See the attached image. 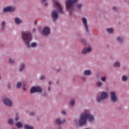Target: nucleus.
I'll return each instance as SVG.
<instances>
[{
    "mask_svg": "<svg viewBox=\"0 0 129 129\" xmlns=\"http://www.w3.org/2000/svg\"><path fill=\"white\" fill-rule=\"evenodd\" d=\"M53 7L56 9V11L59 14H61V15H64L65 12L63 10V7L60 5L59 1L58 0H53Z\"/></svg>",
    "mask_w": 129,
    "mask_h": 129,
    "instance_id": "nucleus-4",
    "label": "nucleus"
},
{
    "mask_svg": "<svg viewBox=\"0 0 129 129\" xmlns=\"http://www.w3.org/2000/svg\"><path fill=\"white\" fill-rule=\"evenodd\" d=\"M106 31L108 34H112V33L114 32V29L113 28H108L106 29Z\"/></svg>",
    "mask_w": 129,
    "mask_h": 129,
    "instance_id": "nucleus-22",
    "label": "nucleus"
},
{
    "mask_svg": "<svg viewBox=\"0 0 129 129\" xmlns=\"http://www.w3.org/2000/svg\"><path fill=\"white\" fill-rule=\"evenodd\" d=\"M78 0H66V9L70 16H72L74 12V4H76Z\"/></svg>",
    "mask_w": 129,
    "mask_h": 129,
    "instance_id": "nucleus-3",
    "label": "nucleus"
},
{
    "mask_svg": "<svg viewBox=\"0 0 129 129\" xmlns=\"http://www.w3.org/2000/svg\"><path fill=\"white\" fill-rule=\"evenodd\" d=\"M26 69V63L22 62L19 64V71L23 72Z\"/></svg>",
    "mask_w": 129,
    "mask_h": 129,
    "instance_id": "nucleus-14",
    "label": "nucleus"
},
{
    "mask_svg": "<svg viewBox=\"0 0 129 129\" xmlns=\"http://www.w3.org/2000/svg\"><path fill=\"white\" fill-rule=\"evenodd\" d=\"M127 4L129 5V0L127 1Z\"/></svg>",
    "mask_w": 129,
    "mask_h": 129,
    "instance_id": "nucleus-46",
    "label": "nucleus"
},
{
    "mask_svg": "<svg viewBox=\"0 0 129 129\" xmlns=\"http://www.w3.org/2000/svg\"><path fill=\"white\" fill-rule=\"evenodd\" d=\"M42 34L43 35H47L50 34V28L48 27H44L42 30Z\"/></svg>",
    "mask_w": 129,
    "mask_h": 129,
    "instance_id": "nucleus-12",
    "label": "nucleus"
},
{
    "mask_svg": "<svg viewBox=\"0 0 129 129\" xmlns=\"http://www.w3.org/2000/svg\"><path fill=\"white\" fill-rule=\"evenodd\" d=\"M83 25L85 29V30L87 33L89 32V29H88V25H87V19L86 18L83 17L81 19Z\"/></svg>",
    "mask_w": 129,
    "mask_h": 129,
    "instance_id": "nucleus-11",
    "label": "nucleus"
},
{
    "mask_svg": "<svg viewBox=\"0 0 129 129\" xmlns=\"http://www.w3.org/2000/svg\"><path fill=\"white\" fill-rule=\"evenodd\" d=\"M36 24H37V21H36L35 22V25H36Z\"/></svg>",
    "mask_w": 129,
    "mask_h": 129,
    "instance_id": "nucleus-47",
    "label": "nucleus"
},
{
    "mask_svg": "<svg viewBox=\"0 0 129 129\" xmlns=\"http://www.w3.org/2000/svg\"><path fill=\"white\" fill-rule=\"evenodd\" d=\"M14 23L16 25H21L23 23V21L19 17H15L14 18Z\"/></svg>",
    "mask_w": 129,
    "mask_h": 129,
    "instance_id": "nucleus-16",
    "label": "nucleus"
},
{
    "mask_svg": "<svg viewBox=\"0 0 129 129\" xmlns=\"http://www.w3.org/2000/svg\"><path fill=\"white\" fill-rule=\"evenodd\" d=\"M48 91L49 92H50V91H51V87L50 86L48 87Z\"/></svg>",
    "mask_w": 129,
    "mask_h": 129,
    "instance_id": "nucleus-39",
    "label": "nucleus"
},
{
    "mask_svg": "<svg viewBox=\"0 0 129 129\" xmlns=\"http://www.w3.org/2000/svg\"><path fill=\"white\" fill-rule=\"evenodd\" d=\"M30 115H35V113L34 112H31L30 113Z\"/></svg>",
    "mask_w": 129,
    "mask_h": 129,
    "instance_id": "nucleus-38",
    "label": "nucleus"
},
{
    "mask_svg": "<svg viewBox=\"0 0 129 129\" xmlns=\"http://www.w3.org/2000/svg\"><path fill=\"white\" fill-rule=\"evenodd\" d=\"M83 6V4H82V3H78L76 5V7L77 9V10H81Z\"/></svg>",
    "mask_w": 129,
    "mask_h": 129,
    "instance_id": "nucleus-25",
    "label": "nucleus"
},
{
    "mask_svg": "<svg viewBox=\"0 0 129 129\" xmlns=\"http://www.w3.org/2000/svg\"><path fill=\"white\" fill-rule=\"evenodd\" d=\"M54 122L55 124H58V125H60V124H62V123H64L65 122V119L61 120L60 118H56L54 120Z\"/></svg>",
    "mask_w": 129,
    "mask_h": 129,
    "instance_id": "nucleus-15",
    "label": "nucleus"
},
{
    "mask_svg": "<svg viewBox=\"0 0 129 129\" xmlns=\"http://www.w3.org/2000/svg\"><path fill=\"white\" fill-rule=\"evenodd\" d=\"M19 118H20L19 117V116L18 115V114H16V117L15 118V121H18V120H19Z\"/></svg>",
    "mask_w": 129,
    "mask_h": 129,
    "instance_id": "nucleus-35",
    "label": "nucleus"
},
{
    "mask_svg": "<svg viewBox=\"0 0 129 129\" xmlns=\"http://www.w3.org/2000/svg\"><path fill=\"white\" fill-rule=\"evenodd\" d=\"M45 6H46V7H47L48 6V3H45Z\"/></svg>",
    "mask_w": 129,
    "mask_h": 129,
    "instance_id": "nucleus-44",
    "label": "nucleus"
},
{
    "mask_svg": "<svg viewBox=\"0 0 129 129\" xmlns=\"http://www.w3.org/2000/svg\"><path fill=\"white\" fill-rule=\"evenodd\" d=\"M106 80V77L104 76L101 78V81H102V82H105Z\"/></svg>",
    "mask_w": 129,
    "mask_h": 129,
    "instance_id": "nucleus-34",
    "label": "nucleus"
},
{
    "mask_svg": "<svg viewBox=\"0 0 129 129\" xmlns=\"http://www.w3.org/2000/svg\"><path fill=\"white\" fill-rule=\"evenodd\" d=\"M69 104L70 106H74L75 105V100L74 99H72L70 100Z\"/></svg>",
    "mask_w": 129,
    "mask_h": 129,
    "instance_id": "nucleus-27",
    "label": "nucleus"
},
{
    "mask_svg": "<svg viewBox=\"0 0 129 129\" xmlns=\"http://www.w3.org/2000/svg\"><path fill=\"white\" fill-rule=\"evenodd\" d=\"M107 92L105 91H102L101 93V96H97L96 101L97 102H101L102 100L106 99V98L108 97Z\"/></svg>",
    "mask_w": 129,
    "mask_h": 129,
    "instance_id": "nucleus-6",
    "label": "nucleus"
},
{
    "mask_svg": "<svg viewBox=\"0 0 129 129\" xmlns=\"http://www.w3.org/2000/svg\"><path fill=\"white\" fill-rule=\"evenodd\" d=\"M42 3H45V2H47V0H41Z\"/></svg>",
    "mask_w": 129,
    "mask_h": 129,
    "instance_id": "nucleus-43",
    "label": "nucleus"
},
{
    "mask_svg": "<svg viewBox=\"0 0 129 129\" xmlns=\"http://www.w3.org/2000/svg\"><path fill=\"white\" fill-rule=\"evenodd\" d=\"M46 79L45 75H41L39 77V80L44 81Z\"/></svg>",
    "mask_w": 129,
    "mask_h": 129,
    "instance_id": "nucleus-31",
    "label": "nucleus"
},
{
    "mask_svg": "<svg viewBox=\"0 0 129 129\" xmlns=\"http://www.w3.org/2000/svg\"><path fill=\"white\" fill-rule=\"evenodd\" d=\"M60 70V69H58L57 70V71H59Z\"/></svg>",
    "mask_w": 129,
    "mask_h": 129,
    "instance_id": "nucleus-48",
    "label": "nucleus"
},
{
    "mask_svg": "<svg viewBox=\"0 0 129 129\" xmlns=\"http://www.w3.org/2000/svg\"><path fill=\"white\" fill-rule=\"evenodd\" d=\"M96 85L97 87H102V82L100 81H98L96 83Z\"/></svg>",
    "mask_w": 129,
    "mask_h": 129,
    "instance_id": "nucleus-30",
    "label": "nucleus"
},
{
    "mask_svg": "<svg viewBox=\"0 0 129 129\" xmlns=\"http://www.w3.org/2000/svg\"><path fill=\"white\" fill-rule=\"evenodd\" d=\"M91 51V48L88 47L84 48L82 51V54H86Z\"/></svg>",
    "mask_w": 129,
    "mask_h": 129,
    "instance_id": "nucleus-18",
    "label": "nucleus"
},
{
    "mask_svg": "<svg viewBox=\"0 0 129 129\" xmlns=\"http://www.w3.org/2000/svg\"><path fill=\"white\" fill-rule=\"evenodd\" d=\"M24 127L25 129H34V126H30V125L28 124H25L24 125Z\"/></svg>",
    "mask_w": 129,
    "mask_h": 129,
    "instance_id": "nucleus-29",
    "label": "nucleus"
},
{
    "mask_svg": "<svg viewBox=\"0 0 129 129\" xmlns=\"http://www.w3.org/2000/svg\"><path fill=\"white\" fill-rule=\"evenodd\" d=\"M43 90L42 88L40 86H36V87H32L30 89V92L31 93H35L36 92H42Z\"/></svg>",
    "mask_w": 129,
    "mask_h": 129,
    "instance_id": "nucleus-9",
    "label": "nucleus"
},
{
    "mask_svg": "<svg viewBox=\"0 0 129 129\" xmlns=\"http://www.w3.org/2000/svg\"><path fill=\"white\" fill-rule=\"evenodd\" d=\"M127 76L125 75H123L121 77V80L122 82H126L127 81Z\"/></svg>",
    "mask_w": 129,
    "mask_h": 129,
    "instance_id": "nucleus-23",
    "label": "nucleus"
},
{
    "mask_svg": "<svg viewBox=\"0 0 129 129\" xmlns=\"http://www.w3.org/2000/svg\"><path fill=\"white\" fill-rule=\"evenodd\" d=\"M67 110H61L60 111V114L62 115H65L66 114H67Z\"/></svg>",
    "mask_w": 129,
    "mask_h": 129,
    "instance_id": "nucleus-32",
    "label": "nucleus"
},
{
    "mask_svg": "<svg viewBox=\"0 0 129 129\" xmlns=\"http://www.w3.org/2000/svg\"><path fill=\"white\" fill-rule=\"evenodd\" d=\"M82 79L83 80V81H85L86 80V76H82Z\"/></svg>",
    "mask_w": 129,
    "mask_h": 129,
    "instance_id": "nucleus-37",
    "label": "nucleus"
},
{
    "mask_svg": "<svg viewBox=\"0 0 129 129\" xmlns=\"http://www.w3.org/2000/svg\"><path fill=\"white\" fill-rule=\"evenodd\" d=\"M110 100L113 103H115L118 101V98L116 95V92L114 91H112L110 92Z\"/></svg>",
    "mask_w": 129,
    "mask_h": 129,
    "instance_id": "nucleus-7",
    "label": "nucleus"
},
{
    "mask_svg": "<svg viewBox=\"0 0 129 129\" xmlns=\"http://www.w3.org/2000/svg\"><path fill=\"white\" fill-rule=\"evenodd\" d=\"M116 42L118 43H120V44H122L123 42H124V37L122 36H117L116 37Z\"/></svg>",
    "mask_w": 129,
    "mask_h": 129,
    "instance_id": "nucleus-13",
    "label": "nucleus"
},
{
    "mask_svg": "<svg viewBox=\"0 0 129 129\" xmlns=\"http://www.w3.org/2000/svg\"><path fill=\"white\" fill-rule=\"evenodd\" d=\"M16 125L18 128H22L23 127V124L20 121H17L16 123Z\"/></svg>",
    "mask_w": 129,
    "mask_h": 129,
    "instance_id": "nucleus-26",
    "label": "nucleus"
},
{
    "mask_svg": "<svg viewBox=\"0 0 129 129\" xmlns=\"http://www.w3.org/2000/svg\"><path fill=\"white\" fill-rule=\"evenodd\" d=\"M8 123L10 126H13L15 124V121H14V119L10 118L8 119Z\"/></svg>",
    "mask_w": 129,
    "mask_h": 129,
    "instance_id": "nucleus-20",
    "label": "nucleus"
},
{
    "mask_svg": "<svg viewBox=\"0 0 129 129\" xmlns=\"http://www.w3.org/2000/svg\"><path fill=\"white\" fill-rule=\"evenodd\" d=\"M87 119L90 122H93L95 120L94 115L91 114V110L90 109H86L80 115V118L79 119L78 122L79 125L82 126L87 122Z\"/></svg>",
    "mask_w": 129,
    "mask_h": 129,
    "instance_id": "nucleus-1",
    "label": "nucleus"
},
{
    "mask_svg": "<svg viewBox=\"0 0 129 129\" xmlns=\"http://www.w3.org/2000/svg\"><path fill=\"white\" fill-rule=\"evenodd\" d=\"M51 19L53 22H56L58 20V17H59V14L57 11L53 10L51 12Z\"/></svg>",
    "mask_w": 129,
    "mask_h": 129,
    "instance_id": "nucleus-8",
    "label": "nucleus"
},
{
    "mask_svg": "<svg viewBox=\"0 0 129 129\" xmlns=\"http://www.w3.org/2000/svg\"><path fill=\"white\" fill-rule=\"evenodd\" d=\"M0 79H2V75L0 74Z\"/></svg>",
    "mask_w": 129,
    "mask_h": 129,
    "instance_id": "nucleus-45",
    "label": "nucleus"
},
{
    "mask_svg": "<svg viewBox=\"0 0 129 129\" xmlns=\"http://www.w3.org/2000/svg\"><path fill=\"white\" fill-rule=\"evenodd\" d=\"M48 84H49V86H51V85H52V82L49 81V82H48Z\"/></svg>",
    "mask_w": 129,
    "mask_h": 129,
    "instance_id": "nucleus-41",
    "label": "nucleus"
},
{
    "mask_svg": "<svg viewBox=\"0 0 129 129\" xmlns=\"http://www.w3.org/2000/svg\"><path fill=\"white\" fill-rule=\"evenodd\" d=\"M32 31H33V32H36V28H33L32 29Z\"/></svg>",
    "mask_w": 129,
    "mask_h": 129,
    "instance_id": "nucleus-42",
    "label": "nucleus"
},
{
    "mask_svg": "<svg viewBox=\"0 0 129 129\" xmlns=\"http://www.w3.org/2000/svg\"><path fill=\"white\" fill-rule=\"evenodd\" d=\"M6 25H7V22H6V21H3L1 22V31H5L6 28Z\"/></svg>",
    "mask_w": 129,
    "mask_h": 129,
    "instance_id": "nucleus-17",
    "label": "nucleus"
},
{
    "mask_svg": "<svg viewBox=\"0 0 129 129\" xmlns=\"http://www.w3.org/2000/svg\"><path fill=\"white\" fill-rule=\"evenodd\" d=\"M16 11V8L13 6H8L3 8V13H10L11 12H15Z\"/></svg>",
    "mask_w": 129,
    "mask_h": 129,
    "instance_id": "nucleus-10",
    "label": "nucleus"
},
{
    "mask_svg": "<svg viewBox=\"0 0 129 129\" xmlns=\"http://www.w3.org/2000/svg\"><path fill=\"white\" fill-rule=\"evenodd\" d=\"M80 41H81V42H82L83 43H84V42H85V40H84V39H83L82 38H81L80 39Z\"/></svg>",
    "mask_w": 129,
    "mask_h": 129,
    "instance_id": "nucleus-40",
    "label": "nucleus"
},
{
    "mask_svg": "<svg viewBox=\"0 0 129 129\" xmlns=\"http://www.w3.org/2000/svg\"><path fill=\"white\" fill-rule=\"evenodd\" d=\"M120 62L118 61H116L113 63V67L115 68H119L120 67Z\"/></svg>",
    "mask_w": 129,
    "mask_h": 129,
    "instance_id": "nucleus-21",
    "label": "nucleus"
},
{
    "mask_svg": "<svg viewBox=\"0 0 129 129\" xmlns=\"http://www.w3.org/2000/svg\"><path fill=\"white\" fill-rule=\"evenodd\" d=\"M3 102L6 106L12 107L14 105V102L10 97H5L3 100Z\"/></svg>",
    "mask_w": 129,
    "mask_h": 129,
    "instance_id": "nucleus-5",
    "label": "nucleus"
},
{
    "mask_svg": "<svg viewBox=\"0 0 129 129\" xmlns=\"http://www.w3.org/2000/svg\"><path fill=\"white\" fill-rule=\"evenodd\" d=\"M8 62L9 64H15L16 59L14 58H9L8 59Z\"/></svg>",
    "mask_w": 129,
    "mask_h": 129,
    "instance_id": "nucleus-24",
    "label": "nucleus"
},
{
    "mask_svg": "<svg viewBox=\"0 0 129 129\" xmlns=\"http://www.w3.org/2000/svg\"><path fill=\"white\" fill-rule=\"evenodd\" d=\"M112 10L114 11V12H118V8L117 7L114 6L112 8Z\"/></svg>",
    "mask_w": 129,
    "mask_h": 129,
    "instance_id": "nucleus-33",
    "label": "nucleus"
},
{
    "mask_svg": "<svg viewBox=\"0 0 129 129\" xmlns=\"http://www.w3.org/2000/svg\"><path fill=\"white\" fill-rule=\"evenodd\" d=\"M21 87H22V82H17L16 83V88H17V89H20Z\"/></svg>",
    "mask_w": 129,
    "mask_h": 129,
    "instance_id": "nucleus-28",
    "label": "nucleus"
},
{
    "mask_svg": "<svg viewBox=\"0 0 129 129\" xmlns=\"http://www.w3.org/2000/svg\"><path fill=\"white\" fill-rule=\"evenodd\" d=\"M26 84L24 83L22 84V89H23V90H26Z\"/></svg>",
    "mask_w": 129,
    "mask_h": 129,
    "instance_id": "nucleus-36",
    "label": "nucleus"
},
{
    "mask_svg": "<svg viewBox=\"0 0 129 129\" xmlns=\"http://www.w3.org/2000/svg\"><path fill=\"white\" fill-rule=\"evenodd\" d=\"M83 74L85 76H90L91 75V70H85L83 72Z\"/></svg>",
    "mask_w": 129,
    "mask_h": 129,
    "instance_id": "nucleus-19",
    "label": "nucleus"
},
{
    "mask_svg": "<svg viewBox=\"0 0 129 129\" xmlns=\"http://www.w3.org/2000/svg\"><path fill=\"white\" fill-rule=\"evenodd\" d=\"M22 38L23 42L25 43L26 47L27 49L31 48H36L38 46V43L35 42H33L30 44L32 41V34L29 31L22 32Z\"/></svg>",
    "mask_w": 129,
    "mask_h": 129,
    "instance_id": "nucleus-2",
    "label": "nucleus"
}]
</instances>
